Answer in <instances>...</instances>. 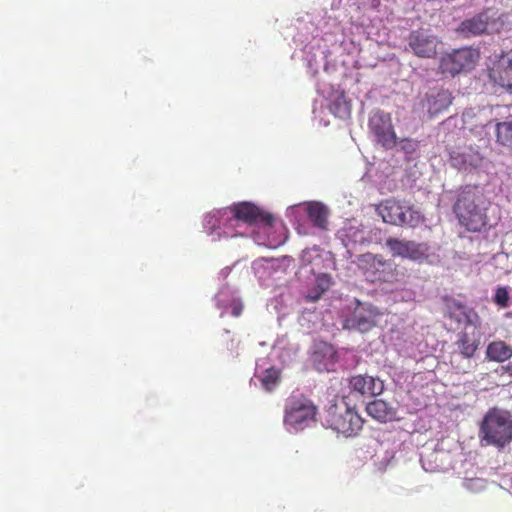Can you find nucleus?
Returning a JSON list of instances; mask_svg holds the SVG:
<instances>
[{"label": "nucleus", "mask_w": 512, "mask_h": 512, "mask_svg": "<svg viewBox=\"0 0 512 512\" xmlns=\"http://www.w3.org/2000/svg\"><path fill=\"white\" fill-rule=\"evenodd\" d=\"M369 129L374 140L383 147L390 149L397 144L389 114L380 110L374 111L369 118Z\"/></svg>", "instance_id": "obj_12"}, {"label": "nucleus", "mask_w": 512, "mask_h": 512, "mask_svg": "<svg viewBox=\"0 0 512 512\" xmlns=\"http://www.w3.org/2000/svg\"><path fill=\"white\" fill-rule=\"evenodd\" d=\"M318 92L323 96L326 107L335 117L346 119L350 115L351 105L342 90L331 84L322 83L318 87Z\"/></svg>", "instance_id": "obj_16"}, {"label": "nucleus", "mask_w": 512, "mask_h": 512, "mask_svg": "<svg viewBox=\"0 0 512 512\" xmlns=\"http://www.w3.org/2000/svg\"><path fill=\"white\" fill-rule=\"evenodd\" d=\"M366 412L369 416L379 422H387L396 419V408L381 399H375L366 405Z\"/></svg>", "instance_id": "obj_26"}, {"label": "nucleus", "mask_w": 512, "mask_h": 512, "mask_svg": "<svg viewBox=\"0 0 512 512\" xmlns=\"http://www.w3.org/2000/svg\"><path fill=\"white\" fill-rule=\"evenodd\" d=\"M463 487L473 493L481 492L486 488V481L483 478H468L463 481Z\"/></svg>", "instance_id": "obj_33"}, {"label": "nucleus", "mask_w": 512, "mask_h": 512, "mask_svg": "<svg viewBox=\"0 0 512 512\" xmlns=\"http://www.w3.org/2000/svg\"><path fill=\"white\" fill-rule=\"evenodd\" d=\"M451 363L455 369L461 373L472 372L478 365L477 359L475 357L460 356L455 362V354L452 355Z\"/></svg>", "instance_id": "obj_32"}, {"label": "nucleus", "mask_w": 512, "mask_h": 512, "mask_svg": "<svg viewBox=\"0 0 512 512\" xmlns=\"http://www.w3.org/2000/svg\"><path fill=\"white\" fill-rule=\"evenodd\" d=\"M379 5H380V0H372L371 4H370L371 8H373V9H377L379 7Z\"/></svg>", "instance_id": "obj_39"}, {"label": "nucleus", "mask_w": 512, "mask_h": 512, "mask_svg": "<svg viewBox=\"0 0 512 512\" xmlns=\"http://www.w3.org/2000/svg\"><path fill=\"white\" fill-rule=\"evenodd\" d=\"M315 289L307 295V298L316 301L320 298L321 294L329 289L331 285V277L321 271H318L315 275Z\"/></svg>", "instance_id": "obj_30"}, {"label": "nucleus", "mask_w": 512, "mask_h": 512, "mask_svg": "<svg viewBox=\"0 0 512 512\" xmlns=\"http://www.w3.org/2000/svg\"><path fill=\"white\" fill-rule=\"evenodd\" d=\"M501 23L498 21L497 13L493 10H486L469 19L464 20L458 31L465 37L480 35L485 32H496Z\"/></svg>", "instance_id": "obj_11"}, {"label": "nucleus", "mask_w": 512, "mask_h": 512, "mask_svg": "<svg viewBox=\"0 0 512 512\" xmlns=\"http://www.w3.org/2000/svg\"><path fill=\"white\" fill-rule=\"evenodd\" d=\"M512 357V348L504 341H493L486 348V358L490 361L505 362Z\"/></svg>", "instance_id": "obj_29"}, {"label": "nucleus", "mask_w": 512, "mask_h": 512, "mask_svg": "<svg viewBox=\"0 0 512 512\" xmlns=\"http://www.w3.org/2000/svg\"><path fill=\"white\" fill-rule=\"evenodd\" d=\"M297 354V347L287 343L285 338H279L273 346L271 356L277 357L280 364L291 363Z\"/></svg>", "instance_id": "obj_28"}, {"label": "nucleus", "mask_w": 512, "mask_h": 512, "mask_svg": "<svg viewBox=\"0 0 512 512\" xmlns=\"http://www.w3.org/2000/svg\"><path fill=\"white\" fill-rule=\"evenodd\" d=\"M216 306L222 310V314L231 307V314L238 317L242 313L243 304L237 296V292L229 287H222L215 295Z\"/></svg>", "instance_id": "obj_24"}, {"label": "nucleus", "mask_w": 512, "mask_h": 512, "mask_svg": "<svg viewBox=\"0 0 512 512\" xmlns=\"http://www.w3.org/2000/svg\"><path fill=\"white\" fill-rule=\"evenodd\" d=\"M380 316L381 313L373 305L354 300L349 307V313L343 316V327L365 333L376 326Z\"/></svg>", "instance_id": "obj_6"}, {"label": "nucleus", "mask_w": 512, "mask_h": 512, "mask_svg": "<svg viewBox=\"0 0 512 512\" xmlns=\"http://www.w3.org/2000/svg\"><path fill=\"white\" fill-rule=\"evenodd\" d=\"M452 103L451 93L447 90H441L437 93H430L423 101V108L427 109L430 116H435L447 109Z\"/></svg>", "instance_id": "obj_27"}, {"label": "nucleus", "mask_w": 512, "mask_h": 512, "mask_svg": "<svg viewBox=\"0 0 512 512\" xmlns=\"http://www.w3.org/2000/svg\"><path fill=\"white\" fill-rule=\"evenodd\" d=\"M329 261L328 254L316 246L304 249L300 257L299 277L307 278L315 275L325 267V262Z\"/></svg>", "instance_id": "obj_18"}, {"label": "nucleus", "mask_w": 512, "mask_h": 512, "mask_svg": "<svg viewBox=\"0 0 512 512\" xmlns=\"http://www.w3.org/2000/svg\"><path fill=\"white\" fill-rule=\"evenodd\" d=\"M432 456H435V459H437L438 453H431L430 455H428L426 457H424V456L421 457L422 466H423V468L426 471L433 472V471H436V470H438L440 468L439 465H432L430 463L429 458L432 457Z\"/></svg>", "instance_id": "obj_35"}, {"label": "nucleus", "mask_w": 512, "mask_h": 512, "mask_svg": "<svg viewBox=\"0 0 512 512\" xmlns=\"http://www.w3.org/2000/svg\"><path fill=\"white\" fill-rule=\"evenodd\" d=\"M450 163L459 171L471 172L483 166L484 156L478 147H457L450 151Z\"/></svg>", "instance_id": "obj_15"}, {"label": "nucleus", "mask_w": 512, "mask_h": 512, "mask_svg": "<svg viewBox=\"0 0 512 512\" xmlns=\"http://www.w3.org/2000/svg\"><path fill=\"white\" fill-rule=\"evenodd\" d=\"M501 370L507 374H509L510 376H512V362L511 363H508L506 366H502L501 367Z\"/></svg>", "instance_id": "obj_37"}, {"label": "nucleus", "mask_w": 512, "mask_h": 512, "mask_svg": "<svg viewBox=\"0 0 512 512\" xmlns=\"http://www.w3.org/2000/svg\"><path fill=\"white\" fill-rule=\"evenodd\" d=\"M314 367L320 371H332L337 362V352L335 348L326 342L315 343L311 356Z\"/></svg>", "instance_id": "obj_21"}, {"label": "nucleus", "mask_w": 512, "mask_h": 512, "mask_svg": "<svg viewBox=\"0 0 512 512\" xmlns=\"http://www.w3.org/2000/svg\"><path fill=\"white\" fill-rule=\"evenodd\" d=\"M399 144L401 145V148L404 151H406L407 153H412L417 148V142H415L414 140H410V139L401 140L399 142Z\"/></svg>", "instance_id": "obj_36"}, {"label": "nucleus", "mask_w": 512, "mask_h": 512, "mask_svg": "<svg viewBox=\"0 0 512 512\" xmlns=\"http://www.w3.org/2000/svg\"><path fill=\"white\" fill-rule=\"evenodd\" d=\"M316 416V406L308 398L298 395L287 399L283 423L290 433H297L309 427Z\"/></svg>", "instance_id": "obj_5"}, {"label": "nucleus", "mask_w": 512, "mask_h": 512, "mask_svg": "<svg viewBox=\"0 0 512 512\" xmlns=\"http://www.w3.org/2000/svg\"><path fill=\"white\" fill-rule=\"evenodd\" d=\"M229 272H230V268L226 267L221 270L220 276L223 278H226L228 276Z\"/></svg>", "instance_id": "obj_38"}, {"label": "nucleus", "mask_w": 512, "mask_h": 512, "mask_svg": "<svg viewBox=\"0 0 512 512\" xmlns=\"http://www.w3.org/2000/svg\"><path fill=\"white\" fill-rule=\"evenodd\" d=\"M358 267L366 278L371 281L393 283L396 281V267L391 261L385 260L380 255L365 253L358 258Z\"/></svg>", "instance_id": "obj_7"}, {"label": "nucleus", "mask_w": 512, "mask_h": 512, "mask_svg": "<svg viewBox=\"0 0 512 512\" xmlns=\"http://www.w3.org/2000/svg\"><path fill=\"white\" fill-rule=\"evenodd\" d=\"M379 214L383 221L393 225L417 226L423 220L422 214L409 206L396 200H387L379 207Z\"/></svg>", "instance_id": "obj_10"}, {"label": "nucleus", "mask_w": 512, "mask_h": 512, "mask_svg": "<svg viewBox=\"0 0 512 512\" xmlns=\"http://www.w3.org/2000/svg\"><path fill=\"white\" fill-rule=\"evenodd\" d=\"M338 238L349 248L350 246L363 245L369 242L367 232L354 223L346 224L338 231Z\"/></svg>", "instance_id": "obj_25"}, {"label": "nucleus", "mask_w": 512, "mask_h": 512, "mask_svg": "<svg viewBox=\"0 0 512 512\" xmlns=\"http://www.w3.org/2000/svg\"><path fill=\"white\" fill-rule=\"evenodd\" d=\"M327 421L333 430L345 436L356 434L363 425L361 416L343 401L329 408Z\"/></svg>", "instance_id": "obj_8"}, {"label": "nucleus", "mask_w": 512, "mask_h": 512, "mask_svg": "<svg viewBox=\"0 0 512 512\" xmlns=\"http://www.w3.org/2000/svg\"><path fill=\"white\" fill-rule=\"evenodd\" d=\"M478 59V50L465 47L443 57L440 67L444 73L455 75L463 70L472 69Z\"/></svg>", "instance_id": "obj_13"}, {"label": "nucleus", "mask_w": 512, "mask_h": 512, "mask_svg": "<svg viewBox=\"0 0 512 512\" xmlns=\"http://www.w3.org/2000/svg\"><path fill=\"white\" fill-rule=\"evenodd\" d=\"M479 437L485 445L503 448L512 441V415L502 409H490L484 416Z\"/></svg>", "instance_id": "obj_4"}, {"label": "nucleus", "mask_w": 512, "mask_h": 512, "mask_svg": "<svg viewBox=\"0 0 512 512\" xmlns=\"http://www.w3.org/2000/svg\"><path fill=\"white\" fill-rule=\"evenodd\" d=\"M386 246L394 257L412 261H422L430 255V247L427 243L389 238L386 240Z\"/></svg>", "instance_id": "obj_14"}, {"label": "nucleus", "mask_w": 512, "mask_h": 512, "mask_svg": "<svg viewBox=\"0 0 512 512\" xmlns=\"http://www.w3.org/2000/svg\"><path fill=\"white\" fill-rule=\"evenodd\" d=\"M274 218L251 202L215 209L203 216L204 232L212 241L251 236L258 245L275 248L281 241L270 236Z\"/></svg>", "instance_id": "obj_1"}, {"label": "nucleus", "mask_w": 512, "mask_h": 512, "mask_svg": "<svg viewBox=\"0 0 512 512\" xmlns=\"http://www.w3.org/2000/svg\"><path fill=\"white\" fill-rule=\"evenodd\" d=\"M348 386L352 392L363 396H377L384 391V382L380 378L369 375H357L349 378Z\"/></svg>", "instance_id": "obj_23"}, {"label": "nucleus", "mask_w": 512, "mask_h": 512, "mask_svg": "<svg viewBox=\"0 0 512 512\" xmlns=\"http://www.w3.org/2000/svg\"><path fill=\"white\" fill-rule=\"evenodd\" d=\"M466 324L461 333L458 334L455 345L457 347L455 354V362L460 356L475 357L480 346L482 333L480 330V320L475 313L465 314Z\"/></svg>", "instance_id": "obj_9"}, {"label": "nucleus", "mask_w": 512, "mask_h": 512, "mask_svg": "<svg viewBox=\"0 0 512 512\" xmlns=\"http://www.w3.org/2000/svg\"><path fill=\"white\" fill-rule=\"evenodd\" d=\"M494 301L501 307H507L509 302V293L505 287H499L496 290Z\"/></svg>", "instance_id": "obj_34"}, {"label": "nucleus", "mask_w": 512, "mask_h": 512, "mask_svg": "<svg viewBox=\"0 0 512 512\" xmlns=\"http://www.w3.org/2000/svg\"><path fill=\"white\" fill-rule=\"evenodd\" d=\"M292 259L288 256L282 258H261L253 262L252 268L260 281L274 277L278 273H285Z\"/></svg>", "instance_id": "obj_19"}, {"label": "nucleus", "mask_w": 512, "mask_h": 512, "mask_svg": "<svg viewBox=\"0 0 512 512\" xmlns=\"http://www.w3.org/2000/svg\"><path fill=\"white\" fill-rule=\"evenodd\" d=\"M255 377L266 391H272L280 381V367L271 363L270 358H261L256 362Z\"/></svg>", "instance_id": "obj_22"}, {"label": "nucleus", "mask_w": 512, "mask_h": 512, "mask_svg": "<svg viewBox=\"0 0 512 512\" xmlns=\"http://www.w3.org/2000/svg\"><path fill=\"white\" fill-rule=\"evenodd\" d=\"M495 128L497 142L512 147V121L497 122Z\"/></svg>", "instance_id": "obj_31"}, {"label": "nucleus", "mask_w": 512, "mask_h": 512, "mask_svg": "<svg viewBox=\"0 0 512 512\" xmlns=\"http://www.w3.org/2000/svg\"><path fill=\"white\" fill-rule=\"evenodd\" d=\"M490 202L477 186H466L458 194L454 212L461 225L468 231L478 232L492 225L487 214Z\"/></svg>", "instance_id": "obj_2"}, {"label": "nucleus", "mask_w": 512, "mask_h": 512, "mask_svg": "<svg viewBox=\"0 0 512 512\" xmlns=\"http://www.w3.org/2000/svg\"><path fill=\"white\" fill-rule=\"evenodd\" d=\"M489 77L500 86L512 89V51L496 57L489 66Z\"/></svg>", "instance_id": "obj_20"}, {"label": "nucleus", "mask_w": 512, "mask_h": 512, "mask_svg": "<svg viewBox=\"0 0 512 512\" xmlns=\"http://www.w3.org/2000/svg\"><path fill=\"white\" fill-rule=\"evenodd\" d=\"M286 217L296 225L300 235H310L313 232L305 223V219L311 223L312 228L325 231L328 229L330 210L319 201H307L287 207Z\"/></svg>", "instance_id": "obj_3"}, {"label": "nucleus", "mask_w": 512, "mask_h": 512, "mask_svg": "<svg viewBox=\"0 0 512 512\" xmlns=\"http://www.w3.org/2000/svg\"><path fill=\"white\" fill-rule=\"evenodd\" d=\"M408 44L416 56L430 58L436 55L439 41L429 30L419 29L410 33Z\"/></svg>", "instance_id": "obj_17"}]
</instances>
